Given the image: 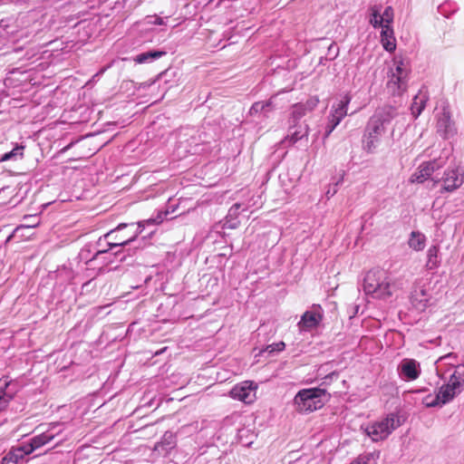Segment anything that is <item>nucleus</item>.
I'll return each mask as SVG.
<instances>
[{"label":"nucleus","mask_w":464,"mask_h":464,"mask_svg":"<svg viewBox=\"0 0 464 464\" xmlns=\"http://www.w3.org/2000/svg\"><path fill=\"white\" fill-rule=\"evenodd\" d=\"M7 386H8V382H5L4 383H2L0 382V390L6 389Z\"/></svg>","instance_id":"nucleus-40"},{"label":"nucleus","mask_w":464,"mask_h":464,"mask_svg":"<svg viewBox=\"0 0 464 464\" xmlns=\"http://www.w3.org/2000/svg\"><path fill=\"white\" fill-rule=\"evenodd\" d=\"M381 43L383 49L387 52L392 53L396 49V39L394 36L393 28L392 25L383 26L381 30Z\"/></svg>","instance_id":"nucleus-21"},{"label":"nucleus","mask_w":464,"mask_h":464,"mask_svg":"<svg viewBox=\"0 0 464 464\" xmlns=\"http://www.w3.org/2000/svg\"><path fill=\"white\" fill-rule=\"evenodd\" d=\"M436 128L438 133L443 139H449L456 134L455 123L451 120L450 112L447 108H443L442 111L438 113Z\"/></svg>","instance_id":"nucleus-14"},{"label":"nucleus","mask_w":464,"mask_h":464,"mask_svg":"<svg viewBox=\"0 0 464 464\" xmlns=\"http://www.w3.org/2000/svg\"><path fill=\"white\" fill-rule=\"evenodd\" d=\"M362 286L367 295L386 300L402 289L403 283L384 270L372 269L366 273Z\"/></svg>","instance_id":"nucleus-2"},{"label":"nucleus","mask_w":464,"mask_h":464,"mask_svg":"<svg viewBox=\"0 0 464 464\" xmlns=\"http://www.w3.org/2000/svg\"><path fill=\"white\" fill-rule=\"evenodd\" d=\"M323 319V313L321 307L313 306L312 309L304 313L301 316L300 321L297 324V327L300 333L311 332L314 330Z\"/></svg>","instance_id":"nucleus-13"},{"label":"nucleus","mask_w":464,"mask_h":464,"mask_svg":"<svg viewBox=\"0 0 464 464\" xmlns=\"http://www.w3.org/2000/svg\"><path fill=\"white\" fill-rule=\"evenodd\" d=\"M257 384L252 381H244L236 384L229 392V396L246 404L253 403L256 399Z\"/></svg>","instance_id":"nucleus-9"},{"label":"nucleus","mask_w":464,"mask_h":464,"mask_svg":"<svg viewBox=\"0 0 464 464\" xmlns=\"http://www.w3.org/2000/svg\"><path fill=\"white\" fill-rule=\"evenodd\" d=\"M422 403L426 407H435V406H441V403L439 400V397L437 394H428L422 399Z\"/></svg>","instance_id":"nucleus-29"},{"label":"nucleus","mask_w":464,"mask_h":464,"mask_svg":"<svg viewBox=\"0 0 464 464\" xmlns=\"http://www.w3.org/2000/svg\"><path fill=\"white\" fill-rule=\"evenodd\" d=\"M319 100L315 97L310 98L306 101L305 103H303L305 105L307 111H313L318 104Z\"/></svg>","instance_id":"nucleus-36"},{"label":"nucleus","mask_w":464,"mask_h":464,"mask_svg":"<svg viewBox=\"0 0 464 464\" xmlns=\"http://www.w3.org/2000/svg\"><path fill=\"white\" fill-rule=\"evenodd\" d=\"M269 102H258L252 105L250 111L251 113L262 111L265 107L268 106Z\"/></svg>","instance_id":"nucleus-34"},{"label":"nucleus","mask_w":464,"mask_h":464,"mask_svg":"<svg viewBox=\"0 0 464 464\" xmlns=\"http://www.w3.org/2000/svg\"><path fill=\"white\" fill-rule=\"evenodd\" d=\"M309 133V127L304 121L302 123L289 122L288 133L283 142L288 145H294L303 138H306Z\"/></svg>","instance_id":"nucleus-17"},{"label":"nucleus","mask_w":464,"mask_h":464,"mask_svg":"<svg viewBox=\"0 0 464 464\" xmlns=\"http://www.w3.org/2000/svg\"><path fill=\"white\" fill-rule=\"evenodd\" d=\"M369 23L374 28L383 29V26L392 25L394 19V12L392 6H386L383 10L382 5H375L370 8Z\"/></svg>","instance_id":"nucleus-10"},{"label":"nucleus","mask_w":464,"mask_h":464,"mask_svg":"<svg viewBox=\"0 0 464 464\" xmlns=\"http://www.w3.org/2000/svg\"><path fill=\"white\" fill-rule=\"evenodd\" d=\"M12 398V395L7 393H0V411H3L7 407Z\"/></svg>","instance_id":"nucleus-33"},{"label":"nucleus","mask_w":464,"mask_h":464,"mask_svg":"<svg viewBox=\"0 0 464 464\" xmlns=\"http://www.w3.org/2000/svg\"><path fill=\"white\" fill-rule=\"evenodd\" d=\"M464 182V174L459 167L448 168L441 178L442 191L453 192Z\"/></svg>","instance_id":"nucleus-11"},{"label":"nucleus","mask_w":464,"mask_h":464,"mask_svg":"<svg viewBox=\"0 0 464 464\" xmlns=\"http://www.w3.org/2000/svg\"><path fill=\"white\" fill-rule=\"evenodd\" d=\"M285 344L284 342H278V343H272V344L268 345L265 351L271 353L274 352H281L285 349Z\"/></svg>","instance_id":"nucleus-32"},{"label":"nucleus","mask_w":464,"mask_h":464,"mask_svg":"<svg viewBox=\"0 0 464 464\" xmlns=\"http://www.w3.org/2000/svg\"><path fill=\"white\" fill-rule=\"evenodd\" d=\"M448 159V153L444 156L435 158L433 160L424 161L417 168V169L411 174L410 181L411 183H423L428 180L433 172L442 168Z\"/></svg>","instance_id":"nucleus-8"},{"label":"nucleus","mask_w":464,"mask_h":464,"mask_svg":"<svg viewBox=\"0 0 464 464\" xmlns=\"http://www.w3.org/2000/svg\"><path fill=\"white\" fill-rule=\"evenodd\" d=\"M427 243L426 236L420 231H412L410 234L408 245L409 247L416 252L422 251Z\"/></svg>","instance_id":"nucleus-22"},{"label":"nucleus","mask_w":464,"mask_h":464,"mask_svg":"<svg viewBox=\"0 0 464 464\" xmlns=\"http://www.w3.org/2000/svg\"><path fill=\"white\" fill-rule=\"evenodd\" d=\"M340 182H341V180H338L334 185H329V188L325 191V197L327 198H331L334 195L336 194V192H337V186L339 185Z\"/></svg>","instance_id":"nucleus-35"},{"label":"nucleus","mask_w":464,"mask_h":464,"mask_svg":"<svg viewBox=\"0 0 464 464\" xmlns=\"http://www.w3.org/2000/svg\"><path fill=\"white\" fill-rule=\"evenodd\" d=\"M336 119H333L332 117H328V122L324 128V140L329 137V135L333 132V130L337 127V125L340 123Z\"/></svg>","instance_id":"nucleus-30"},{"label":"nucleus","mask_w":464,"mask_h":464,"mask_svg":"<svg viewBox=\"0 0 464 464\" xmlns=\"http://www.w3.org/2000/svg\"><path fill=\"white\" fill-rule=\"evenodd\" d=\"M24 146L23 144H16L11 151L2 156L0 161L22 160L24 158Z\"/></svg>","instance_id":"nucleus-27"},{"label":"nucleus","mask_w":464,"mask_h":464,"mask_svg":"<svg viewBox=\"0 0 464 464\" xmlns=\"http://www.w3.org/2000/svg\"><path fill=\"white\" fill-rule=\"evenodd\" d=\"M251 206L252 205L249 202L235 203L228 210L227 216L226 218L225 227L228 228H236L238 225L237 218L240 210L246 211L249 209Z\"/></svg>","instance_id":"nucleus-19"},{"label":"nucleus","mask_w":464,"mask_h":464,"mask_svg":"<svg viewBox=\"0 0 464 464\" xmlns=\"http://www.w3.org/2000/svg\"><path fill=\"white\" fill-rule=\"evenodd\" d=\"M464 384V365L459 364L454 372L450 374V379L446 384H443L437 393L441 405L451 401L460 392Z\"/></svg>","instance_id":"nucleus-7"},{"label":"nucleus","mask_w":464,"mask_h":464,"mask_svg":"<svg viewBox=\"0 0 464 464\" xmlns=\"http://www.w3.org/2000/svg\"><path fill=\"white\" fill-rule=\"evenodd\" d=\"M155 223L156 220L150 218L140 221L137 224V226L131 225V227H133V231L131 233L119 236L117 233H119L121 230L128 227L127 224L122 223L120 224L115 229L111 230L110 232L105 234L104 239H108V245L110 248L126 246L135 240V238L142 232L146 225Z\"/></svg>","instance_id":"nucleus-6"},{"label":"nucleus","mask_w":464,"mask_h":464,"mask_svg":"<svg viewBox=\"0 0 464 464\" xmlns=\"http://www.w3.org/2000/svg\"><path fill=\"white\" fill-rule=\"evenodd\" d=\"M457 362V355L455 353H448L446 355L440 356L436 362H435V370L437 375L441 380H448L450 379V374L454 372L455 367H457L459 364L456 365Z\"/></svg>","instance_id":"nucleus-15"},{"label":"nucleus","mask_w":464,"mask_h":464,"mask_svg":"<svg viewBox=\"0 0 464 464\" xmlns=\"http://www.w3.org/2000/svg\"><path fill=\"white\" fill-rule=\"evenodd\" d=\"M252 444V441L246 442V446H250Z\"/></svg>","instance_id":"nucleus-42"},{"label":"nucleus","mask_w":464,"mask_h":464,"mask_svg":"<svg viewBox=\"0 0 464 464\" xmlns=\"http://www.w3.org/2000/svg\"><path fill=\"white\" fill-rule=\"evenodd\" d=\"M165 54V52L160 51H150L136 55L133 60L136 63H151Z\"/></svg>","instance_id":"nucleus-24"},{"label":"nucleus","mask_w":464,"mask_h":464,"mask_svg":"<svg viewBox=\"0 0 464 464\" xmlns=\"http://www.w3.org/2000/svg\"><path fill=\"white\" fill-rule=\"evenodd\" d=\"M393 65L388 72L386 90L392 96H401L407 89L408 69L401 58L395 57Z\"/></svg>","instance_id":"nucleus-4"},{"label":"nucleus","mask_w":464,"mask_h":464,"mask_svg":"<svg viewBox=\"0 0 464 464\" xmlns=\"http://www.w3.org/2000/svg\"><path fill=\"white\" fill-rule=\"evenodd\" d=\"M411 304L419 311H424L430 300V295L424 286H419L411 294Z\"/></svg>","instance_id":"nucleus-18"},{"label":"nucleus","mask_w":464,"mask_h":464,"mask_svg":"<svg viewBox=\"0 0 464 464\" xmlns=\"http://www.w3.org/2000/svg\"><path fill=\"white\" fill-rule=\"evenodd\" d=\"M440 247L438 246H431L427 251V263L426 266L428 269H436L440 266L439 260Z\"/></svg>","instance_id":"nucleus-25"},{"label":"nucleus","mask_w":464,"mask_h":464,"mask_svg":"<svg viewBox=\"0 0 464 464\" xmlns=\"http://www.w3.org/2000/svg\"><path fill=\"white\" fill-rule=\"evenodd\" d=\"M334 377H335V378L337 377V373L335 372H333L330 374L326 375L324 379L328 380V379H333ZM324 383H326V381H324Z\"/></svg>","instance_id":"nucleus-39"},{"label":"nucleus","mask_w":464,"mask_h":464,"mask_svg":"<svg viewBox=\"0 0 464 464\" xmlns=\"http://www.w3.org/2000/svg\"><path fill=\"white\" fill-rule=\"evenodd\" d=\"M106 68H103L101 70L100 73H103L105 72Z\"/></svg>","instance_id":"nucleus-43"},{"label":"nucleus","mask_w":464,"mask_h":464,"mask_svg":"<svg viewBox=\"0 0 464 464\" xmlns=\"http://www.w3.org/2000/svg\"><path fill=\"white\" fill-rule=\"evenodd\" d=\"M350 102L351 96L348 93L343 94L340 101L333 105L329 116L342 121V120L347 115V109Z\"/></svg>","instance_id":"nucleus-20"},{"label":"nucleus","mask_w":464,"mask_h":464,"mask_svg":"<svg viewBox=\"0 0 464 464\" xmlns=\"http://www.w3.org/2000/svg\"><path fill=\"white\" fill-rule=\"evenodd\" d=\"M325 390L320 388L303 389L294 398V406L300 413H310L321 409L324 402Z\"/></svg>","instance_id":"nucleus-3"},{"label":"nucleus","mask_w":464,"mask_h":464,"mask_svg":"<svg viewBox=\"0 0 464 464\" xmlns=\"http://www.w3.org/2000/svg\"><path fill=\"white\" fill-rule=\"evenodd\" d=\"M54 437H33L29 443H23L9 450V452L2 459L1 464H18L22 462L26 456L31 454L34 450L47 444Z\"/></svg>","instance_id":"nucleus-5"},{"label":"nucleus","mask_w":464,"mask_h":464,"mask_svg":"<svg viewBox=\"0 0 464 464\" xmlns=\"http://www.w3.org/2000/svg\"><path fill=\"white\" fill-rule=\"evenodd\" d=\"M380 453L377 451L360 454L350 464H377Z\"/></svg>","instance_id":"nucleus-26"},{"label":"nucleus","mask_w":464,"mask_h":464,"mask_svg":"<svg viewBox=\"0 0 464 464\" xmlns=\"http://www.w3.org/2000/svg\"><path fill=\"white\" fill-rule=\"evenodd\" d=\"M400 377L404 381H414L420 375V365L414 359H403L398 367Z\"/></svg>","instance_id":"nucleus-16"},{"label":"nucleus","mask_w":464,"mask_h":464,"mask_svg":"<svg viewBox=\"0 0 464 464\" xmlns=\"http://www.w3.org/2000/svg\"><path fill=\"white\" fill-rule=\"evenodd\" d=\"M428 101L427 95L424 92H420L413 98L412 104L411 106V111L412 116L416 119L421 113L422 110L425 108L426 102Z\"/></svg>","instance_id":"nucleus-23"},{"label":"nucleus","mask_w":464,"mask_h":464,"mask_svg":"<svg viewBox=\"0 0 464 464\" xmlns=\"http://www.w3.org/2000/svg\"><path fill=\"white\" fill-rule=\"evenodd\" d=\"M107 250H100L98 253H105Z\"/></svg>","instance_id":"nucleus-44"},{"label":"nucleus","mask_w":464,"mask_h":464,"mask_svg":"<svg viewBox=\"0 0 464 464\" xmlns=\"http://www.w3.org/2000/svg\"><path fill=\"white\" fill-rule=\"evenodd\" d=\"M398 110L392 105L378 108L369 119L363 135V148L368 152H373L378 147L382 136L386 132L392 121L398 116Z\"/></svg>","instance_id":"nucleus-1"},{"label":"nucleus","mask_w":464,"mask_h":464,"mask_svg":"<svg viewBox=\"0 0 464 464\" xmlns=\"http://www.w3.org/2000/svg\"><path fill=\"white\" fill-rule=\"evenodd\" d=\"M307 112L305 105L303 103H296L292 107L291 117L289 122L301 123L299 121Z\"/></svg>","instance_id":"nucleus-28"},{"label":"nucleus","mask_w":464,"mask_h":464,"mask_svg":"<svg viewBox=\"0 0 464 464\" xmlns=\"http://www.w3.org/2000/svg\"><path fill=\"white\" fill-rule=\"evenodd\" d=\"M170 444H171L170 442H168L169 449L171 448Z\"/></svg>","instance_id":"nucleus-45"},{"label":"nucleus","mask_w":464,"mask_h":464,"mask_svg":"<svg viewBox=\"0 0 464 464\" xmlns=\"http://www.w3.org/2000/svg\"><path fill=\"white\" fill-rule=\"evenodd\" d=\"M145 24H152V25H163L166 24L165 18L157 16V15H151L147 16L145 18Z\"/></svg>","instance_id":"nucleus-31"},{"label":"nucleus","mask_w":464,"mask_h":464,"mask_svg":"<svg viewBox=\"0 0 464 464\" xmlns=\"http://www.w3.org/2000/svg\"><path fill=\"white\" fill-rule=\"evenodd\" d=\"M383 437H372V441H379V439H382Z\"/></svg>","instance_id":"nucleus-41"},{"label":"nucleus","mask_w":464,"mask_h":464,"mask_svg":"<svg viewBox=\"0 0 464 464\" xmlns=\"http://www.w3.org/2000/svg\"><path fill=\"white\" fill-rule=\"evenodd\" d=\"M400 425V417L396 414H390L385 419H382L367 428L366 435H382L384 433L388 435Z\"/></svg>","instance_id":"nucleus-12"},{"label":"nucleus","mask_w":464,"mask_h":464,"mask_svg":"<svg viewBox=\"0 0 464 464\" xmlns=\"http://www.w3.org/2000/svg\"><path fill=\"white\" fill-rule=\"evenodd\" d=\"M37 224H38V223H35V224H28V225H21V226H19V227H17L15 228V230L14 231V235L15 233H17V232H18L19 230H21V229L34 227H36V226H37Z\"/></svg>","instance_id":"nucleus-38"},{"label":"nucleus","mask_w":464,"mask_h":464,"mask_svg":"<svg viewBox=\"0 0 464 464\" xmlns=\"http://www.w3.org/2000/svg\"><path fill=\"white\" fill-rule=\"evenodd\" d=\"M154 450L160 454H166L168 452V448H166L163 443H157L154 447Z\"/></svg>","instance_id":"nucleus-37"}]
</instances>
